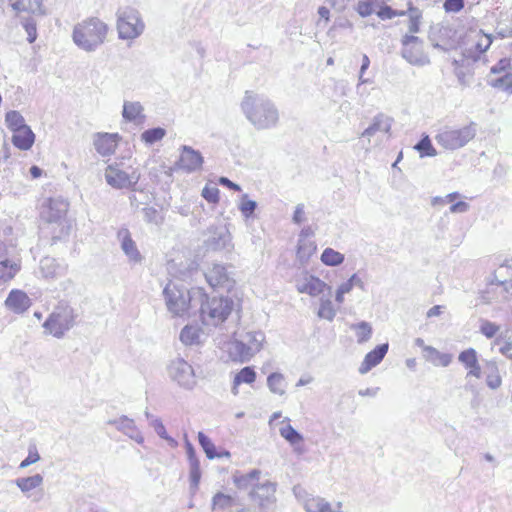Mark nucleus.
Masks as SVG:
<instances>
[{
  "mask_svg": "<svg viewBox=\"0 0 512 512\" xmlns=\"http://www.w3.org/2000/svg\"><path fill=\"white\" fill-rule=\"evenodd\" d=\"M241 110L246 119L258 130L275 126L279 119V113L274 103L253 91L245 92Z\"/></svg>",
  "mask_w": 512,
  "mask_h": 512,
  "instance_id": "f257e3e1",
  "label": "nucleus"
},
{
  "mask_svg": "<svg viewBox=\"0 0 512 512\" xmlns=\"http://www.w3.org/2000/svg\"><path fill=\"white\" fill-rule=\"evenodd\" d=\"M163 296L168 311L173 316L182 317L202 301L204 290L198 287L187 290L169 282L163 290Z\"/></svg>",
  "mask_w": 512,
  "mask_h": 512,
  "instance_id": "f03ea898",
  "label": "nucleus"
},
{
  "mask_svg": "<svg viewBox=\"0 0 512 512\" xmlns=\"http://www.w3.org/2000/svg\"><path fill=\"white\" fill-rule=\"evenodd\" d=\"M108 25L97 17H90L76 24L72 38L74 43L86 52H93L106 40Z\"/></svg>",
  "mask_w": 512,
  "mask_h": 512,
  "instance_id": "7ed1b4c3",
  "label": "nucleus"
},
{
  "mask_svg": "<svg viewBox=\"0 0 512 512\" xmlns=\"http://www.w3.org/2000/svg\"><path fill=\"white\" fill-rule=\"evenodd\" d=\"M264 342L265 335L262 331H248L227 342L226 351L230 360L244 363L262 349Z\"/></svg>",
  "mask_w": 512,
  "mask_h": 512,
  "instance_id": "20e7f679",
  "label": "nucleus"
},
{
  "mask_svg": "<svg viewBox=\"0 0 512 512\" xmlns=\"http://www.w3.org/2000/svg\"><path fill=\"white\" fill-rule=\"evenodd\" d=\"M234 302L229 297H211L204 292L201 302L196 304L201 320L205 325H218L230 315Z\"/></svg>",
  "mask_w": 512,
  "mask_h": 512,
  "instance_id": "39448f33",
  "label": "nucleus"
},
{
  "mask_svg": "<svg viewBox=\"0 0 512 512\" xmlns=\"http://www.w3.org/2000/svg\"><path fill=\"white\" fill-rule=\"evenodd\" d=\"M76 318L75 310L68 303L59 302L43 327L48 334L60 339L75 325Z\"/></svg>",
  "mask_w": 512,
  "mask_h": 512,
  "instance_id": "423d86ee",
  "label": "nucleus"
},
{
  "mask_svg": "<svg viewBox=\"0 0 512 512\" xmlns=\"http://www.w3.org/2000/svg\"><path fill=\"white\" fill-rule=\"evenodd\" d=\"M477 133V125L474 122L459 127H444L435 136L437 144L447 150H456L468 144Z\"/></svg>",
  "mask_w": 512,
  "mask_h": 512,
  "instance_id": "0eeeda50",
  "label": "nucleus"
},
{
  "mask_svg": "<svg viewBox=\"0 0 512 512\" xmlns=\"http://www.w3.org/2000/svg\"><path fill=\"white\" fill-rule=\"evenodd\" d=\"M116 16L117 31L120 39L133 40L143 33L145 24L136 9L132 7L119 8Z\"/></svg>",
  "mask_w": 512,
  "mask_h": 512,
  "instance_id": "6e6552de",
  "label": "nucleus"
},
{
  "mask_svg": "<svg viewBox=\"0 0 512 512\" xmlns=\"http://www.w3.org/2000/svg\"><path fill=\"white\" fill-rule=\"evenodd\" d=\"M69 204L62 198H53L48 202L47 207L43 210V218L50 224H57L59 232L53 236V239H61L70 232L71 225L66 219Z\"/></svg>",
  "mask_w": 512,
  "mask_h": 512,
  "instance_id": "1a4fd4ad",
  "label": "nucleus"
},
{
  "mask_svg": "<svg viewBox=\"0 0 512 512\" xmlns=\"http://www.w3.org/2000/svg\"><path fill=\"white\" fill-rule=\"evenodd\" d=\"M104 176L107 184L115 189L135 190V186L140 179V173L136 170L127 173L120 169L117 164L108 165Z\"/></svg>",
  "mask_w": 512,
  "mask_h": 512,
  "instance_id": "9d476101",
  "label": "nucleus"
},
{
  "mask_svg": "<svg viewBox=\"0 0 512 512\" xmlns=\"http://www.w3.org/2000/svg\"><path fill=\"white\" fill-rule=\"evenodd\" d=\"M168 375L180 387L192 389L196 385L193 367L184 359L176 358L168 365Z\"/></svg>",
  "mask_w": 512,
  "mask_h": 512,
  "instance_id": "9b49d317",
  "label": "nucleus"
},
{
  "mask_svg": "<svg viewBox=\"0 0 512 512\" xmlns=\"http://www.w3.org/2000/svg\"><path fill=\"white\" fill-rule=\"evenodd\" d=\"M422 42L419 37L414 35H405L402 39V57L410 64L424 66L428 64L429 58L422 50Z\"/></svg>",
  "mask_w": 512,
  "mask_h": 512,
  "instance_id": "f8f14e48",
  "label": "nucleus"
},
{
  "mask_svg": "<svg viewBox=\"0 0 512 512\" xmlns=\"http://www.w3.org/2000/svg\"><path fill=\"white\" fill-rule=\"evenodd\" d=\"M204 162L203 156L198 150L190 146L183 145L181 147V154L176 165L179 169L192 173L201 169Z\"/></svg>",
  "mask_w": 512,
  "mask_h": 512,
  "instance_id": "ddd939ff",
  "label": "nucleus"
},
{
  "mask_svg": "<svg viewBox=\"0 0 512 512\" xmlns=\"http://www.w3.org/2000/svg\"><path fill=\"white\" fill-rule=\"evenodd\" d=\"M208 233L209 236L204 241L208 250L218 251L229 247L231 237L224 226H210Z\"/></svg>",
  "mask_w": 512,
  "mask_h": 512,
  "instance_id": "4468645a",
  "label": "nucleus"
},
{
  "mask_svg": "<svg viewBox=\"0 0 512 512\" xmlns=\"http://www.w3.org/2000/svg\"><path fill=\"white\" fill-rule=\"evenodd\" d=\"M117 237L121 244V249L127 256L129 263L140 264L142 263L143 256L137 248L135 241L131 238V234L127 228H121Z\"/></svg>",
  "mask_w": 512,
  "mask_h": 512,
  "instance_id": "2eb2a0df",
  "label": "nucleus"
},
{
  "mask_svg": "<svg viewBox=\"0 0 512 512\" xmlns=\"http://www.w3.org/2000/svg\"><path fill=\"white\" fill-rule=\"evenodd\" d=\"M276 483L265 481L262 484L256 485L250 492L251 498L256 501L261 507H267L275 500Z\"/></svg>",
  "mask_w": 512,
  "mask_h": 512,
  "instance_id": "dca6fc26",
  "label": "nucleus"
},
{
  "mask_svg": "<svg viewBox=\"0 0 512 512\" xmlns=\"http://www.w3.org/2000/svg\"><path fill=\"white\" fill-rule=\"evenodd\" d=\"M205 277L212 287L230 289L234 284L226 267L220 264L213 265V267L205 274Z\"/></svg>",
  "mask_w": 512,
  "mask_h": 512,
  "instance_id": "f3484780",
  "label": "nucleus"
},
{
  "mask_svg": "<svg viewBox=\"0 0 512 512\" xmlns=\"http://www.w3.org/2000/svg\"><path fill=\"white\" fill-rule=\"evenodd\" d=\"M458 361L468 370L467 377L481 378L482 370L478 361V354L474 348H468L460 352Z\"/></svg>",
  "mask_w": 512,
  "mask_h": 512,
  "instance_id": "a211bd4d",
  "label": "nucleus"
},
{
  "mask_svg": "<svg viewBox=\"0 0 512 512\" xmlns=\"http://www.w3.org/2000/svg\"><path fill=\"white\" fill-rule=\"evenodd\" d=\"M108 424L115 426L117 430L123 432L125 435H127L132 440L136 441L138 444L144 442V437L142 436L141 432L137 429L133 419L123 415L118 419L109 420Z\"/></svg>",
  "mask_w": 512,
  "mask_h": 512,
  "instance_id": "6ab92c4d",
  "label": "nucleus"
},
{
  "mask_svg": "<svg viewBox=\"0 0 512 512\" xmlns=\"http://www.w3.org/2000/svg\"><path fill=\"white\" fill-rule=\"evenodd\" d=\"M388 343L377 345L373 350L365 355L363 362L359 367L360 374L368 373L373 367L377 366L388 352Z\"/></svg>",
  "mask_w": 512,
  "mask_h": 512,
  "instance_id": "aec40b11",
  "label": "nucleus"
},
{
  "mask_svg": "<svg viewBox=\"0 0 512 512\" xmlns=\"http://www.w3.org/2000/svg\"><path fill=\"white\" fill-rule=\"evenodd\" d=\"M119 136L118 134L98 133L94 137V147L102 156H108L115 152Z\"/></svg>",
  "mask_w": 512,
  "mask_h": 512,
  "instance_id": "412c9836",
  "label": "nucleus"
},
{
  "mask_svg": "<svg viewBox=\"0 0 512 512\" xmlns=\"http://www.w3.org/2000/svg\"><path fill=\"white\" fill-rule=\"evenodd\" d=\"M5 305L15 313H23L30 307L31 300L23 291L12 290L5 300Z\"/></svg>",
  "mask_w": 512,
  "mask_h": 512,
  "instance_id": "4be33fe9",
  "label": "nucleus"
},
{
  "mask_svg": "<svg viewBox=\"0 0 512 512\" xmlns=\"http://www.w3.org/2000/svg\"><path fill=\"white\" fill-rule=\"evenodd\" d=\"M17 13L26 12L34 15H45L43 0H9Z\"/></svg>",
  "mask_w": 512,
  "mask_h": 512,
  "instance_id": "5701e85b",
  "label": "nucleus"
},
{
  "mask_svg": "<svg viewBox=\"0 0 512 512\" xmlns=\"http://www.w3.org/2000/svg\"><path fill=\"white\" fill-rule=\"evenodd\" d=\"M185 447L187 457L190 463L191 488L197 489L201 478L200 462L196 457V451L193 445L188 440H186Z\"/></svg>",
  "mask_w": 512,
  "mask_h": 512,
  "instance_id": "b1692460",
  "label": "nucleus"
},
{
  "mask_svg": "<svg viewBox=\"0 0 512 512\" xmlns=\"http://www.w3.org/2000/svg\"><path fill=\"white\" fill-rule=\"evenodd\" d=\"M13 145L20 150H29L35 141V134L32 129L27 125L17 132H13L11 139Z\"/></svg>",
  "mask_w": 512,
  "mask_h": 512,
  "instance_id": "393cba45",
  "label": "nucleus"
},
{
  "mask_svg": "<svg viewBox=\"0 0 512 512\" xmlns=\"http://www.w3.org/2000/svg\"><path fill=\"white\" fill-rule=\"evenodd\" d=\"M392 118L384 115L378 114L373 118L372 124L364 130L362 133L363 137H371L376 132H384L389 134L392 126Z\"/></svg>",
  "mask_w": 512,
  "mask_h": 512,
  "instance_id": "a878e982",
  "label": "nucleus"
},
{
  "mask_svg": "<svg viewBox=\"0 0 512 512\" xmlns=\"http://www.w3.org/2000/svg\"><path fill=\"white\" fill-rule=\"evenodd\" d=\"M40 273L46 279H54L63 273V267L59 265L56 259L52 257H44L40 261Z\"/></svg>",
  "mask_w": 512,
  "mask_h": 512,
  "instance_id": "bb28decb",
  "label": "nucleus"
},
{
  "mask_svg": "<svg viewBox=\"0 0 512 512\" xmlns=\"http://www.w3.org/2000/svg\"><path fill=\"white\" fill-rule=\"evenodd\" d=\"M425 359L436 366L447 367L452 362V355L448 353H441L432 346H425Z\"/></svg>",
  "mask_w": 512,
  "mask_h": 512,
  "instance_id": "cd10ccee",
  "label": "nucleus"
},
{
  "mask_svg": "<svg viewBox=\"0 0 512 512\" xmlns=\"http://www.w3.org/2000/svg\"><path fill=\"white\" fill-rule=\"evenodd\" d=\"M486 384L490 389H497L502 384L499 369L495 360H488L485 362Z\"/></svg>",
  "mask_w": 512,
  "mask_h": 512,
  "instance_id": "c85d7f7f",
  "label": "nucleus"
},
{
  "mask_svg": "<svg viewBox=\"0 0 512 512\" xmlns=\"http://www.w3.org/2000/svg\"><path fill=\"white\" fill-rule=\"evenodd\" d=\"M295 496L303 502L307 512H320V500L317 498H309V494L301 486L293 488Z\"/></svg>",
  "mask_w": 512,
  "mask_h": 512,
  "instance_id": "c756f323",
  "label": "nucleus"
},
{
  "mask_svg": "<svg viewBox=\"0 0 512 512\" xmlns=\"http://www.w3.org/2000/svg\"><path fill=\"white\" fill-rule=\"evenodd\" d=\"M297 289L301 293L317 296L320 294V280L314 276H305L302 280L298 281Z\"/></svg>",
  "mask_w": 512,
  "mask_h": 512,
  "instance_id": "7c9ffc66",
  "label": "nucleus"
},
{
  "mask_svg": "<svg viewBox=\"0 0 512 512\" xmlns=\"http://www.w3.org/2000/svg\"><path fill=\"white\" fill-rule=\"evenodd\" d=\"M317 245L311 241L306 235L301 234L298 241L297 256L300 261H307L316 251Z\"/></svg>",
  "mask_w": 512,
  "mask_h": 512,
  "instance_id": "2f4dec72",
  "label": "nucleus"
},
{
  "mask_svg": "<svg viewBox=\"0 0 512 512\" xmlns=\"http://www.w3.org/2000/svg\"><path fill=\"white\" fill-rule=\"evenodd\" d=\"M488 84L492 87L512 94V71L491 77Z\"/></svg>",
  "mask_w": 512,
  "mask_h": 512,
  "instance_id": "473e14b6",
  "label": "nucleus"
},
{
  "mask_svg": "<svg viewBox=\"0 0 512 512\" xmlns=\"http://www.w3.org/2000/svg\"><path fill=\"white\" fill-rule=\"evenodd\" d=\"M256 379V372L250 366L242 368L234 377L232 392L236 395L238 393L237 386L246 383L251 384Z\"/></svg>",
  "mask_w": 512,
  "mask_h": 512,
  "instance_id": "72a5a7b5",
  "label": "nucleus"
},
{
  "mask_svg": "<svg viewBox=\"0 0 512 512\" xmlns=\"http://www.w3.org/2000/svg\"><path fill=\"white\" fill-rule=\"evenodd\" d=\"M201 329L198 326L186 325L180 332V340L185 345L199 343Z\"/></svg>",
  "mask_w": 512,
  "mask_h": 512,
  "instance_id": "f704fd0d",
  "label": "nucleus"
},
{
  "mask_svg": "<svg viewBox=\"0 0 512 512\" xmlns=\"http://www.w3.org/2000/svg\"><path fill=\"white\" fill-rule=\"evenodd\" d=\"M43 483V477L40 474H35L30 477L17 478L15 484L23 492H29Z\"/></svg>",
  "mask_w": 512,
  "mask_h": 512,
  "instance_id": "c9c22d12",
  "label": "nucleus"
},
{
  "mask_svg": "<svg viewBox=\"0 0 512 512\" xmlns=\"http://www.w3.org/2000/svg\"><path fill=\"white\" fill-rule=\"evenodd\" d=\"M5 124L12 132H17L19 129L27 126L24 117L16 110H11L6 113Z\"/></svg>",
  "mask_w": 512,
  "mask_h": 512,
  "instance_id": "e433bc0d",
  "label": "nucleus"
},
{
  "mask_svg": "<svg viewBox=\"0 0 512 512\" xmlns=\"http://www.w3.org/2000/svg\"><path fill=\"white\" fill-rule=\"evenodd\" d=\"M350 329L356 332L357 342L359 344L367 342L372 336V327L370 323L366 321L351 324Z\"/></svg>",
  "mask_w": 512,
  "mask_h": 512,
  "instance_id": "4c0bfd02",
  "label": "nucleus"
},
{
  "mask_svg": "<svg viewBox=\"0 0 512 512\" xmlns=\"http://www.w3.org/2000/svg\"><path fill=\"white\" fill-rule=\"evenodd\" d=\"M345 256L344 254L332 249L325 248L322 251V264L327 266H339L344 262Z\"/></svg>",
  "mask_w": 512,
  "mask_h": 512,
  "instance_id": "58836bf2",
  "label": "nucleus"
},
{
  "mask_svg": "<svg viewBox=\"0 0 512 512\" xmlns=\"http://www.w3.org/2000/svg\"><path fill=\"white\" fill-rule=\"evenodd\" d=\"M414 149L419 152L421 158L433 157L437 155L436 149L433 147L428 135H424L414 146Z\"/></svg>",
  "mask_w": 512,
  "mask_h": 512,
  "instance_id": "ea45409f",
  "label": "nucleus"
},
{
  "mask_svg": "<svg viewBox=\"0 0 512 512\" xmlns=\"http://www.w3.org/2000/svg\"><path fill=\"white\" fill-rule=\"evenodd\" d=\"M143 107L139 102L125 101L122 115L127 121H135L142 113Z\"/></svg>",
  "mask_w": 512,
  "mask_h": 512,
  "instance_id": "a19ab883",
  "label": "nucleus"
},
{
  "mask_svg": "<svg viewBox=\"0 0 512 512\" xmlns=\"http://www.w3.org/2000/svg\"><path fill=\"white\" fill-rule=\"evenodd\" d=\"M19 270V266L15 263H12L9 260H4L0 262V284L11 280L17 271Z\"/></svg>",
  "mask_w": 512,
  "mask_h": 512,
  "instance_id": "79ce46f5",
  "label": "nucleus"
},
{
  "mask_svg": "<svg viewBox=\"0 0 512 512\" xmlns=\"http://www.w3.org/2000/svg\"><path fill=\"white\" fill-rule=\"evenodd\" d=\"M267 385L274 394L283 395L285 393L284 377L280 373L270 374L267 378Z\"/></svg>",
  "mask_w": 512,
  "mask_h": 512,
  "instance_id": "37998d69",
  "label": "nucleus"
},
{
  "mask_svg": "<svg viewBox=\"0 0 512 512\" xmlns=\"http://www.w3.org/2000/svg\"><path fill=\"white\" fill-rule=\"evenodd\" d=\"M233 503V497L222 492H218L212 498V510H224L232 507Z\"/></svg>",
  "mask_w": 512,
  "mask_h": 512,
  "instance_id": "c03bdc74",
  "label": "nucleus"
},
{
  "mask_svg": "<svg viewBox=\"0 0 512 512\" xmlns=\"http://www.w3.org/2000/svg\"><path fill=\"white\" fill-rule=\"evenodd\" d=\"M150 426L153 427L156 434L160 438L166 440L171 447H175L177 445L175 439L167 434L166 428L160 418H152L150 421Z\"/></svg>",
  "mask_w": 512,
  "mask_h": 512,
  "instance_id": "a18cd8bd",
  "label": "nucleus"
},
{
  "mask_svg": "<svg viewBox=\"0 0 512 512\" xmlns=\"http://www.w3.org/2000/svg\"><path fill=\"white\" fill-rule=\"evenodd\" d=\"M455 75L462 86H469L471 84L473 74L469 68H465L463 65H459L457 60H454Z\"/></svg>",
  "mask_w": 512,
  "mask_h": 512,
  "instance_id": "49530a36",
  "label": "nucleus"
},
{
  "mask_svg": "<svg viewBox=\"0 0 512 512\" xmlns=\"http://www.w3.org/2000/svg\"><path fill=\"white\" fill-rule=\"evenodd\" d=\"M279 433L285 440H287L292 445H296L302 441L301 434L289 424L282 426L279 429Z\"/></svg>",
  "mask_w": 512,
  "mask_h": 512,
  "instance_id": "de8ad7c7",
  "label": "nucleus"
},
{
  "mask_svg": "<svg viewBox=\"0 0 512 512\" xmlns=\"http://www.w3.org/2000/svg\"><path fill=\"white\" fill-rule=\"evenodd\" d=\"M198 441L208 459L216 458V447L207 435H205L203 432H199Z\"/></svg>",
  "mask_w": 512,
  "mask_h": 512,
  "instance_id": "09e8293b",
  "label": "nucleus"
},
{
  "mask_svg": "<svg viewBox=\"0 0 512 512\" xmlns=\"http://www.w3.org/2000/svg\"><path fill=\"white\" fill-rule=\"evenodd\" d=\"M238 208L245 218H249L257 208V202L249 199L247 194H243Z\"/></svg>",
  "mask_w": 512,
  "mask_h": 512,
  "instance_id": "8fccbe9b",
  "label": "nucleus"
},
{
  "mask_svg": "<svg viewBox=\"0 0 512 512\" xmlns=\"http://www.w3.org/2000/svg\"><path fill=\"white\" fill-rule=\"evenodd\" d=\"M166 134V131L163 128H151L142 133V140H144L148 144H153L159 140H161Z\"/></svg>",
  "mask_w": 512,
  "mask_h": 512,
  "instance_id": "3c124183",
  "label": "nucleus"
},
{
  "mask_svg": "<svg viewBox=\"0 0 512 512\" xmlns=\"http://www.w3.org/2000/svg\"><path fill=\"white\" fill-rule=\"evenodd\" d=\"M421 18V11L416 7L409 8V25L408 29L410 33H417L419 31Z\"/></svg>",
  "mask_w": 512,
  "mask_h": 512,
  "instance_id": "603ef678",
  "label": "nucleus"
},
{
  "mask_svg": "<svg viewBox=\"0 0 512 512\" xmlns=\"http://www.w3.org/2000/svg\"><path fill=\"white\" fill-rule=\"evenodd\" d=\"M500 326L489 320H481L479 327L480 332L488 339L495 337L499 331Z\"/></svg>",
  "mask_w": 512,
  "mask_h": 512,
  "instance_id": "864d4df0",
  "label": "nucleus"
},
{
  "mask_svg": "<svg viewBox=\"0 0 512 512\" xmlns=\"http://www.w3.org/2000/svg\"><path fill=\"white\" fill-rule=\"evenodd\" d=\"M21 23L27 33V41L29 43L35 42L37 39V28L35 20L33 18H25Z\"/></svg>",
  "mask_w": 512,
  "mask_h": 512,
  "instance_id": "5fc2aeb1",
  "label": "nucleus"
},
{
  "mask_svg": "<svg viewBox=\"0 0 512 512\" xmlns=\"http://www.w3.org/2000/svg\"><path fill=\"white\" fill-rule=\"evenodd\" d=\"M219 189L216 186L206 185L202 190V197L209 203L216 204L219 202Z\"/></svg>",
  "mask_w": 512,
  "mask_h": 512,
  "instance_id": "6e6d98bb",
  "label": "nucleus"
},
{
  "mask_svg": "<svg viewBox=\"0 0 512 512\" xmlns=\"http://www.w3.org/2000/svg\"><path fill=\"white\" fill-rule=\"evenodd\" d=\"M512 66L510 60L507 58L500 59L494 66L491 67V74L496 76L499 74H504L505 72H511Z\"/></svg>",
  "mask_w": 512,
  "mask_h": 512,
  "instance_id": "4d7b16f0",
  "label": "nucleus"
},
{
  "mask_svg": "<svg viewBox=\"0 0 512 512\" xmlns=\"http://www.w3.org/2000/svg\"><path fill=\"white\" fill-rule=\"evenodd\" d=\"M458 197H460L459 192H452V193L447 194L444 197L435 196L431 199V205L432 206H442L447 203H453Z\"/></svg>",
  "mask_w": 512,
  "mask_h": 512,
  "instance_id": "13d9d810",
  "label": "nucleus"
},
{
  "mask_svg": "<svg viewBox=\"0 0 512 512\" xmlns=\"http://www.w3.org/2000/svg\"><path fill=\"white\" fill-rule=\"evenodd\" d=\"M336 315V309L331 300H322V318L332 321Z\"/></svg>",
  "mask_w": 512,
  "mask_h": 512,
  "instance_id": "bf43d9fd",
  "label": "nucleus"
},
{
  "mask_svg": "<svg viewBox=\"0 0 512 512\" xmlns=\"http://www.w3.org/2000/svg\"><path fill=\"white\" fill-rule=\"evenodd\" d=\"M143 218L147 223H158V210L154 207H145L142 209Z\"/></svg>",
  "mask_w": 512,
  "mask_h": 512,
  "instance_id": "052dcab7",
  "label": "nucleus"
},
{
  "mask_svg": "<svg viewBox=\"0 0 512 512\" xmlns=\"http://www.w3.org/2000/svg\"><path fill=\"white\" fill-rule=\"evenodd\" d=\"M464 7V0H445L444 8L446 12H459Z\"/></svg>",
  "mask_w": 512,
  "mask_h": 512,
  "instance_id": "680f3d73",
  "label": "nucleus"
},
{
  "mask_svg": "<svg viewBox=\"0 0 512 512\" xmlns=\"http://www.w3.org/2000/svg\"><path fill=\"white\" fill-rule=\"evenodd\" d=\"M357 12L362 17H367V16L371 15L374 12V8H373L372 3L368 2V1H360V2H358V4H357Z\"/></svg>",
  "mask_w": 512,
  "mask_h": 512,
  "instance_id": "e2e57ef3",
  "label": "nucleus"
},
{
  "mask_svg": "<svg viewBox=\"0 0 512 512\" xmlns=\"http://www.w3.org/2000/svg\"><path fill=\"white\" fill-rule=\"evenodd\" d=\"M470 209V205L465 201L453 202L449 208L450 213H465Z\"/></svg>",
  "mask_w": 512,
  "mask_h": 512,
  "instance_id": "0e129e2a",
  "label": "nucleus"
},
{
  "mask_svg": "<svg viewBox=\"0 0 512 512\" xmlns=\"http://www.w3.org/2000/svg\"><path fill=\"white\" fill-rule=\"evenodd\" d=\"M250 482L251 480L248 477L247 473L241 474L239 476H234V483L239 489H247L248 486L250 485Z\"/></svg>",
  "mask_w": 512,
  "mask_h": 512,
  "instance_id": "69168bd1",
  "label": "nucleus"
},
{
  "mask_svg": "<svg viewBox=\"0 0 512 512\" xmlns=\"http://www.w3.org/2000/svg\"><path fill=\"white\" fill-rule=\"evenodd\" d=\"M322 512H343L342 503L337 502L335 505H332L322 499Z\"/></svg>",
  "mask_w": 512,
  "mask_h": 512,
  "instance_id": "338daca9",
  "label": "nucleus"
},
{
  "mask_svg": "<svg viewBox=\"0 0 512 512\" xmlns=\"http://www.w3.org/2000/svg\"><path fill=\"white\" fill-rule=\"evenodd\" d=\"M40 460L38 452H29V455L20 463V468H26Z\"/></svg>",
  "mask_w": 512,
  "mask_h": 512,
  "instance_id": "774afa93",
  "label": "nucleus"
}]
</instances>
